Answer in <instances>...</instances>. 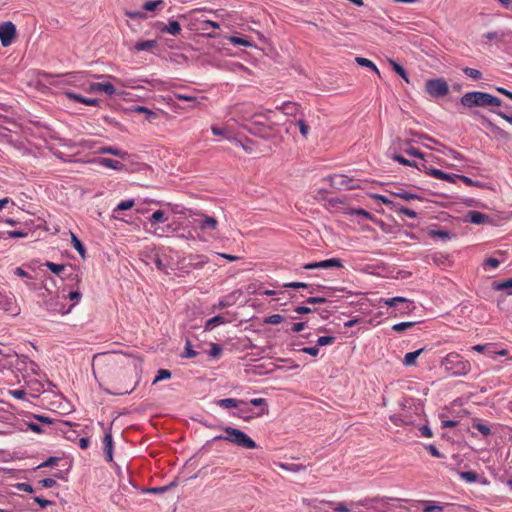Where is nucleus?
Here are the masks:
<instances>
[{
  "label": "nucleus",
  "instance_id": "nucleus-58",
  "mask_svg": "<svg viewBox=\"0 0 512 512\" xmlns=\"http://www.w3.org/2000/svg\"><path fill=\"white\" fill-rule=\"evenodd\" d=\"M125 15L131 19H145L146 14L142 11H126Z\"/></svg>",
  "mask_w": 512,
  "mask_h": 512
},
{
  "label": "nucleus",
  "instance_id": "nucleus-41",
  "mask_svg": "<svg viewBox=\"0 0 512 512\" xmlns=\"http://www.w3.org/2000/svg\"><path fill=\"white\" fill-rule=\"evenodd\" d=\"M149 221H150L151 224H156V223H159V222H165L166 218H165L164 212L162 210L155 211L151 215V217L149 218Z\"/></svg>",
  "mask_w": 512,
  "mask_h": 512
},
{
  "label": "nucleus",
  "instance_id": "nucleus-49",
  "mask_svg": "<svg viewBox=\"0 0 512 512\" xmlns=\"http://www.w3.org/2000/svg\"><path fill=\"white\" fill-rule=\"evenodd\" d=\"M395 211L398 213L404 214L411 219L417 218V213L414 210H411V209L403 207V206H398Z\"/></svg>",
  "mask_w": 512,
  "mask_h": 512
},
{
  "label": "nucleus",
  "instance_id": "nucleus-23",
  "mask_svg": "<svg viewBox=\"0 0 512 512\" xmlns=\"http://www.w3.org/2000/svg\"><path fill=\"white\" fill-rule=\"evenodd\" d=\"M391 159H393L394 161H396L402 165L414 167L420 171L422 170V163L418 164L415 161L408 160L400 154H392Z\"/></svg>",
  "mask_w": 512,
  "mask_h": 512
},
{
  "label": "nucleus",
  "instance_id": "nucleus-38",
  "mask_svg": "<svg viewBox=\"0 0 512 512\" xmlns=\"http://www.w3.org/2000/svg\"><path fill=\"white\" fill-rule=\"evenodd\" d=\"M52 273L56 274V275H60L61 272L64 271L65 269V265L63 264H57V263H53V262H49L47 261L45 264H44Z\"/></svg>",
  "mask_w": 512,
  "mask_h": 512
},
{
  "label": "nucleus",
  "instance_id": "nucleus-6",
  "mask_svg": "<svg viewBox=\"0 0 512 512\" xmlns=\"http://www.w3.org/2000/svg\"><path fill=\"white\" fill-rule=\"evenodd\" d=\"M196 227L211 238L217 236L219 222L216 218L209 216L205 213H199L198 218L195 219Z\"/></svg>",
  "mask_w": 512,
  "mask_h": 512
},
{
  "label": "nucleus",
  "instance_id": "nucleus-40",
  "mask_svg": "<svg viewBox=\"0 0 512 512\" xmlns=\"http://www.w3.org/2000/svg\"><path fill=\"white\" fill-rule=\"evenodd\" d=\"M12 305H13V301L10 298L2 296L0 294V308L1 309H3L4 311L13 312Z\"/></svg>",
  "mask_w": 512,
  "mask_h": 512
},
{
  "label": "nucleus",
  "instance_id": "nucleus-27",
  "mask_svg": "<svg viewBox=\"0 0 512 512\" xmlns=\"http://www.w3.org/2000/svg\"><path fill=\"white\" fill-rule=\"evenodd\" d=\"M321 504L334 505L335 512H350L351 507H348L345 502H334L329 500H320Z\"/></svg>",
  "mask_w": 512,
  "mask_h": 512
},
{
  "label": "nucleus",
  "instance_id": "nucleus-28",
  "mask_svg": "<svg viewBox=\"0 0 512 512\" xmlns=\"http://www.w3.org/2000/svg\"><path fill=\"white\" fill-rule=\"evenodd\" d=\"M280 109L283 111L284 114L292 116L296 115L297 112L299 111V105L294 102H285L280 107Z\"/></svg>",
  "mask_w": 512,
  "mask_h": 512
},
{
  "label": "nucleus",
  "instance_id": "nucleus-32",
  "mask_svg": "<svg viewBox=\"0 0 512 512\" xmlns=\"http://www.w3.org/2000/svg\"><path fill=\"white\" fill-rule=\"evenodd\" d=\"M356 63L362 67H367V68H370L372 69L374 72H376L378 75H380V72L378 70V68L376 67V65L369 59L367 58H364V57H356Z\"/></svg>",
  "mask_w": 512,
  "mask_h": 512
},
{
  "label": "nucleus",
  "instance_id": "nucleus-43",
  "mask_svg": "<svg viewBox=\"0 0 512 512\" xmlns=\"http://www.w3.org/2000/svg\"><path fill=\"white\" fill-rule=\"evenodd\" d=\"M229 41H230V43H232L234 45H241V46H246V47L252 46V44L249 40H247L246 38H242V37L231 36L229 38Z\"/></svg>",
  "mask_w": 512,
  "mask_h": 512
},
{
  "label": "nucleus",
  "instance_id": "nucleus-24",
  "mask_svg": "<svg viewBox=\"0 0 512 512\" xmlns=\"http://www.w3.org/2000/svg\"><path fill=\"white\" fill-rule=\"evenodd\" d=\"M247 130L255 136H260V137L266 136V133H265L266 127L258 121L252 122L251 125L247 128Z\"/></svg>",
  "mask_w": 512,
  "mask_h": 512
},
{
  "label": "nucleus",
  "instance_id": "nucleus-14",
  "mask_svg": "<svg viewBox=\"0 0 512 512\" xmlns=\"http://www.w3.org/2000/svg\"><path fill=\"white\" fill-rule=\"evenodd\" d=\"M482 118L486 121L488 129L492 132V134L497 139L503 140V141H509L510 140V136H509L508 132H506L504 129L500 128L499 126H497L493 122H491L486 117L482 116Z\"/></svg>",
  "mask_w": 512,
  "mask_h": 512
},
{
  "label": "nucleus",
  "instance_id": "nucleus-26",
  "mask_svg": "<svg viewBox=\"0 0 512 512\" xmlns=\"http://www.w3.org/2000/svg\"><path fill=\"white\" fill-rule=\"evenodd\" d=\"M493 289L496 291L505 290L507 295H512V278L502 282H493Z\"/></svg>",
  "mask_w": 512,
  "mask_h": 512
},
{
  "label": "nucleus",
  "instance_id": "nucleus-8",
  "mask_svg": "<svg viewBox=\"0 0 512 512\" xmlns=\"http://www.w3.org/2000/svg\"><path fill=\"white\" fill-rule=\"evenodd\" d=\"M330 185L338 190L341 189H358L361 188L359 180L348 177L347 175L335 174L328 177Z\"/></svg>",
  "mask_w": 512,
  "mask_h": 512
},
{
  "label": "nucleus",
  "instance_id": "nucleus-39",
  "mask_svg": "<svg viewBox=\"0 0 512 512\" xmlns=\"http://www.w3.org/2000/svg\"><path fill=\"white\" fill-rule=\"evenodd\" d=\"M415 324H416V322H401V323H397V324H394L392 326V330L397 332V333H401V332H404L405 330H407L409 328H412Z\"/></svg>",
  "mask_w": 512,
  "mask_h": 512
},
{
  "label": "nucleus",
  "instance_id": "nucleus-33",
  "mask_svg": "<svg viewBox=\"0 0 512 512\" xmlns=\"http://www.w3.org/2000/svg\"><path fill=\"white\" fill-rule=\"evenodd\" d=\"M225 322H226V320L223 316H221V315L214 316L206 322L205 329L206 330L213 329L217 325L223 324Z\"/></svg>",
  "mask_w": 512,
  "mask_h": 512
},
{
  "label": "nucleus",
  "instance_id": "nucleus-22",
  "mask_svg": "<svg viewBox=\"0 0 512 512\" xmlns=\"http://www.w3.org/2000/svg\"><path fill=\"white\" fill-rule=\"evenodd\" d=\"M216 404L222 408L230 409V408H236L240 404H246L243 400H237L235 398H224L220 399L216 402Z\"/></svg>",
  "mask_w": 512,
  "mask_h": 512
},
{
  "label": "nucleus",
  "instance_id": "nucleus-61",
  "mask_svg": "<svg viewBox=\"0 0 512 512\" xmlns=\"http://www.w3.org/2000/svg\"><path fill=\"white\" fill-rule=\"evenodd\" d=\"M426 450L434 457L442 458L443 454L437 449V447L433 444H429L426 447Z\"/></svg>",
  "mask_w": 512,
  "mask_h": 512
},
{
  "label": "nucleus",
  "instance_id": "nucleus-11",
  "mask_svg": "<svg viewBox=\"0 0 512 512\" xmlns=\"http://www.w3.org/2000/svg\"><path fill=\"white\" fill-rule=\"evenodd\" d=\"M86 92L93 93V92H104L108 96H113L116 93V89L113 84L111 83H89V85L84 88Z\"/></svg>",
  "mask_w": 512,
  "mask_h": 512
},
{
  "label": "nucleus",
  "instance_id": "nucleus-54",
  "mask_svg": "<svg viewBox=\"0 0 512 512\" xmlns=\"http://www.w3.org/2000/svg\"><path fill=\"white\" fill-rule=\"evenodd\" d=\"M296 124L299 127L301 135L306 138L309 132V126L303 119L297 120Z\"/></svg>",
  "mask_w": 512,
  "mask_h": 512
},
{
  "label": "nucleus",
  "instance_id": "nucleus-34",
  "mask_svg": "<svg viewBox=\"0 0 512 512\" xmlns=\"http://www.w3.org/2000/svg\"><path fill=\"white\" fill-rule=\"evenodd\" d=\"M421 171H424L426 174H428L434 178H437V179H441V177L443 176L442 170L437 169V168L428 167L425 163H422Z\"/></svg>",
  "mask_w": 512,
  "mask_h": 512
},
{
  "label": "nucleus",
  "instance_id": "nucleus-17",
  "mask_svg": "<svg viewBox=\"0 0 512 512\" xmlns=\"http://www.w3.org/2000/svg\"><path fill=\"white\" fill-rule=\"evenodd\" d=\"M391 194L395 197H399L406 201L422 199V197H420L419 195L412 193L410 191H407L405 189H402V188H397L395 191H391Z\"/></svg>",
  "mask_w": 512,
  "mask_h": 512
},
{
  "label": "nucleus",
  "instance_id": "nucleus-44",
  "mask_svg": "<svg viewBox=\"0 0 512 512\" xmlns=\"http://www.w3.org/2000/svg\"><path fill=\"white\" fill-rule=\"evenodd\" d=\"M463 72L465 75H467L473 79H476V80H478L482 77V73L478 69L465 67V68H463Z\"/></svg>",
  "mask_w": 512,
  "mask_h": 512
},
{
  "label": "nucleus",
  "instance_id": "nucleus-47",
  "mask_svg": "<svg viewBox=\"0 0 512 512\" xmlns=\"http://www.w3.org/2000/svg\"><path fill=\"white\" fill-rule=\"evenodd\" d=\"M284 321V317L280 314H273L265 319V323L271 325H277Z\"/></svg>",
  "mask_w": 512,
  "mask_h": 512
},
{
  "label": "nucleus",
  "instance_id": "nucleus-42",
  "mask_svg": "<svg viewBox=\"0 0 512 512\" xmlns=\"http://www.w3.org/2000/svg\"><path fill=\"white\" fill-rule=\"evenodd\" d=\"M163 0H155V1H145L143 4V9L146 11H154L158 6L163 5Z\"/></svg>",
  "mask_w": 512,
  "mask_h": 512
},
{
  "label": "nucleus",
  "instance_id": "nucleus-29",
  "mask_svg": "<svg viewBox=\"0 0 512 512\" xmlns=\"http://www.w3.org/2000/svg\"><path fill=\"white\" fill-rule=\"evenodd\" d=\"M71 234V242L73 247L77 250V252L80 254V256L84 259L86 254V249L83 245V243L78 239V237L73 233Z\"/></svg>",
  "mask_w": 512,
  "mask_h": 512
},
{
  "label": "nucleus",
  "instance_id": "nucleus-51",
  "mask_svg": "<svg viewBox=\"0 0 512 512\" xmlns=\"http://www.w3.org/2000/svg\"><path fill=\"white\" fill-rule=\"evenodd\" d=\"M350 214L362 217L364 219H372V215L368 211H366V210H364L362 208L352 209Z\"/></svg>",
  "mask_w": 512,
  "mask_h": 512
},
{
  "label": "nucleus",
  "instance_id": "nucleus-59",
  "mask_svg": "<svg viewBox=\"0 0 512 512\" xmlns=\"http://www.w3.org/2000/svg\"><path fill=\"white\" fill-rule=\"evenodd\" d=\"M64 94L68 99L73 100L75 102L82 103L84 101L83 96L73 93L71 91H65Z\"/></svg>",
  "mask_w": 512,
  "mask_h": 512
},
{
  "label": "nucleus",
  "instance_id": "nucleus-15",
  "mask_svg": "<svg viewBox=\"0 0 512 512\" xmlns=\"http://www.w3.org/2000/svg\"><path fill=\"white\" fill-rule=\"evenodd\" d=\"M105 459L108 462L113 460V439L110 433H106L103 439Z\"/></svg>",
  "mask_w": 512,
  "mask_h": 512
},
{
  "label": "nucleus",
  "instance_id": "nucleus-4",
  "mask_svg": "<svg viewBox=\"0 0 512 512\" xmlns=\"http://www.w3.org/2000/svg\"><path fill=\"white\" fill-rule=\"evenodd\" d=\"M441 365L446 371L455 376L466 375L471 370L469 361L464 360L457 353L447 354L446 357L442 360Z\"/></svg>",
  "mask_w": 512,
  "mask_h": 512
},
{
  "label": "nucleus",
  "instance_id": "nucleus-55",
  "mask_svg": "<svg viewBox=\"0 0 512 512\" xmlns=\"http://www.w3.org/2000/svg\"><path fill=\"white\" fill-rule=\"evenodd\" d=\"M374 198L380 200L383 204L387 205V206H390L391 208H393L394 210H396V208L398 207V205L396 203H394L393 201L389 200L386 196L384 195H379V194H376L374 196Z\"/></svg>",
  "mask_w": 512,
  "mask_h": 512
},
{
  "label": "nucleus",
  "instance_id": "nucleus-10",
  "mask_svg": "<svg viewBox=\"0 0 512 512\" xmlns=\"http://www.w3.org/2000/svg\"><path fill=\"white\" fill-rule=\"evenodd\" d=\"M343 264L339 258H331L319 262L307 263L303 266L306 270L312 269H331V268H342Z\"/></svg>",
  "mask_w": 512,
  "mask_h": 512
},
{
  "label": "nucleus",
  "instance_id": "nucleus-31",
  "mask_svg": "<svg viewBox=\"0 0 512 512\" xmlns=\"http://www.w3.org/2000/svg\"><path fill=\"white\" fill-rule=\"evenodd\" d=\"M133 111L145 114L146 119L150 122L157 118V114L154 111L144 106H135Z\"/></svg>",
  "mask_w": 512,
  "mask_h": 512
},
{
  "label": "nucleus",
  "instance_id": "nucleus-7",
  "mask_svg": "<svg viewBox=\"0 0 512 512\" xmlns=\"http://www.w3.org/2000/svg\"><path fill=\"white\" fill-rule=\"evenodd\" d=\"M425 91L432 98H443L448 95L449 86L444 78L429 79L425 83Z\"/></svg>",
  "mask_w": 512,
  "mask_h": 512
},
{
  "label": "nucleus",
  "instance_id": "nucleus-21",
  "mask_svg": "<svg viewBox=\"0 0 512 512\" xmlns=\"http://www.w3.org/2000/svg\"><path fill=\"white\" fill-rule=\"evenodd\" d=\"M98 153H101V154H111V155H114V156L119 157L121 159H126L128 157V153L126 151L120 150V149H118L116 147H113V146L101 147L98 150Z\"/></svg>",
  "mask_w": 512,
  "mask_h": 512
},
{
  "label": "nucleus",
  "instance_id": "nucleus-37",
  "mask_svg": "<svg viewBox=\"0 0 512 512\" xmlns=\"http://www.w3.org/2000/svg\"><path fill=\"white\" fill-rule=\"evenodd\" d=\"M280 467L284 470L290 471V472H300L305 470V466L302 464H295V463H281Z\"/></svg>",
  "mask_w": 512,
  "mask_h": 512
},
{
  "label": "nucleus",
  "instance_id": "nucleus-60",
  "mask_svg": "<svg viewBox=\"0 0 512 512\" xmlns=\"http://www.w3.org/2000/svg\"><path fill=\"white\" fill-rule=\"evenodd\" d=\"M302 503H303V505L310 508V510H312V509L316 510L317 503H320V501H318L317 499L302 498Z\"/></svg>",
  "mask_w": 512,
  "mask_h": 512
},
{
  "label": "nucleus",
  "instance_id": "nucleus-62",
  "mask_svg": "<svg viewBox=\"0 0 512 512\" xmlns=\"http://www.w3.org/2000/svg\"><path fill=\"white\" fill-rule=\"evenodd\" d=\"M211 132L215 136H223V137L229 139V137L227 135V130L225 128H220V127H217V126H212L211 127Z\"/></svg>",
  "mask_w": 512,
  "mask_h": 512
},
{
  "label": "nucleus",
  "instance_id": "nucleus-63",
  "mask_svg": "<svg viewBox=\"0 0 512 512\" xmlns=\"http://www.w3.org/2000/svg\"><path fill=\"white\" fill-rule=\"evenodd\" d=\"M492 348H493V345H491V344H485V345L477 344L472 347V350L479 352V353H482L485 351H487L489 353V351H491Z\"/></svg>",
  "mask_w": 512,
  "mask_h": 512
},
{
  "label": "nucleus",
  "instance_id": "nucleus-1",
  "mask_svg": "<svg viewBox=\"0 0 512 512\" xmlns=\"http://www.w3.org/2000/svg\"><path fill=\"white\" fill-rule=\"evenodd\" d=\"M198 12H207V13H212V14L217 15L219 11L208 9V8H198V9H193L185 15H181L180 17L188 21L187 25L191 31L202 32V34L206 35L209 38H215L216 34L214 32H206V26L210 25L211 28H213V29H219L220 28L219 23L212 21V20L196 17L195 14Z\"/></svg>",
  "mask_w": 512,
  "mask_h": 512
},
{
  "label": "nucleus",
  "instance_id": "nucleus-57",
  "mask_svg": "<svg viewBox=\"0 0 512 512\" xmlns=\"http://www.w3.org/2000/svg\"><path fill=\"white\" fill-rule=\"evenodd\" d=\"M390 500H387L385 503L382 502H374L373 504V510L376 512H387L388 511V502Z\"/></svg>",
  "mask_w": 512,
  "mask_h": 512
},
{
  "label": "nucleus",
  "instance_id": "nucleus-35",
  "mask_svg": "<svg viewBox=\"0 0 512 512\" xmlns=\"http://www.w3.org/2000/svg\"><path fill=\"white\" fill-rule=\"evenodd\" d=\"M390 64L392 65V68L393 70L402 78L404 79L406 82H409L408 80V74L406 73L405 69L400 65L398 64L396 61L390 59L389 60Z\"/></svg>",
  "mask_w": 512,
  "mask_h": 512
},
{
  "label": "nucleus",
  "instance_id": "nucleus-64",
  "mask_svg": "<svg viewBox=\"0 0 512 512\" xmlns=\"http://www.w3.org/2000/svg\"><path fill=\"white\" fill-rule=\"evenodd\" d=\"M26 425H27L28 429L34 433L40 434V433L44 432L41 425H39L35 422H27Z\"/></svg>",
  "mask_w": 512,
  "mask_h": 512
},
{
  "label": "nucleus",
  "instance_id": "nucleus-16",
  "mask_svg": "<svg viewBox=\"0 0 512 512\" xmlns=\"http://www.w3.org/2000/svg\"><path fill=\"white\" fill-rule=\"evenodd\" d=\"M250 404L255 407H261V409L254 414L256 417H261L269 413L268 403L264 398H254L250 400Z\"/></svg>",
  "mask_w": 512,
  "mask_h": 512
},
{
  "label": "nucleus",
  "instance_id": "nucleus-20",
  "mask_svg": "<svg viewBox=\"0 0 512 512\" xmlns=\"http://www.w3.org/2000/svg\"><path fill=\"white\" fill-rule=\"evenodd\" d=\"M99 164L101 166H104V167H107V168H110V169H113V170H118V171H122V170L125 169L124 164H122L120 161L113 160V159H110V158H100L99 159Z\"/></svg>",
  "mask_w": 512,
  "mask_h": 512
},
{
  "label": "nucleus",
  "instance_id": "nucleus-18",
  "mask_svg": "<svg viewBox=\"0 0 512 512\" xmlns=\"http://www.w3.org/2000/svg\"><path fill=\"white\" fill-rule=\"evenodd\" d=\"M162 32L171 34V35H179L181 32V26L179 22L175 20H169L168 24H162V27L160 28Z\"/></svg>",
  "mask_w": 512,
  "mask_h": 512
},
{
  "label": "nucleus",
  "instance_id": "nucleus-56",
  "mask_svg": "<svg viewBox=\"0 0 512 512\" xmlns=\"http://www.w3.org/2000/svg\"><path fill=\"white\" fill-rule=\"evenodd\" d=\"M404 151L409 156L417 157L419 159H424V154L414 147L406 148Z\"/></svg>",
  "mask_w": 512,
  "mask_h": 512
},
{
  "label": "nucleus",
  "instance_id": "nucleus-12",
  "mask_svg": "<svg viewBox=\"0 0 512 512\" xmlns=\"http://www.w3.org/2000/svg\"><path fill=\"white\" fill-rule=\"evenodd\" d=\"M467 219L473 223V224H477V225H482V224H491L492 223V219L489 215H486L482 212H479V211H476V210H472V211H469L467 213Z\"/></svg>",
  "mask_w": 512,
  "mask_h": 512
},
{
  "label": "nucleus",
  "instance_id": "nucleus-30",
  "mask_svg": "<svg viewBox=\"0 0 512 512\" xmlns=\"http://www.w3.org/2000/svg\"><path fill=\"white\" fill-rule=\"evenodd\" d=\"M428 235L431 238L438 237V238H441L442 240H449V239H451V233L449 231L443 230V229H438V230L431 229V230H429Z\"/></svg>",
  "mask_w": 512,
  "mask_h": 512
},
{
  "label": "nucleus",
  "instance_id": "nucleus-36",
  "mask_svg": "<svg viewBox=\"0 0 512 512\" xmlns=\"http://www.w3.org/2000/svg\"><path fill=\"white\" fill-rule=\"evenodd\" d=\"M459 476L468 483H475L478 481V474L474 471L459 472Z\"/></svg>",
  "mask_w": 512,
  "mask_h": 512
},
{
  "label": "nucleus",
  "instance_id": "nucleus-45",
  "mask_svg": "<svg viewBox=\"0 0 512 512\" xmlns=\"http://www.w3.org/2000/svg\"><path fill=\"white\" fill-rule=\"evenodd\" d=\"M135 202L133 199H129V200H124V201H121L117 207L115 208V212L116 211H124V210H128L130 208H132L134 206Z\"/></svg>",
  "mask_w": 512,
  "mask_h": 512
},
{
  "label": "nucleus",
  "instance_id": "nucleus-48",
  "mask_svg": "<svg viewBox=\"0 0 512 512\" xmlns=\"http://www.w3.org/2000/svg\"><path fill=\"white\" fill-rule=\"evenodd\" d=\"M169 378H171V372L166 369H160L157 372V376L155 377L153 384H155L159 381H162L164 379H169Z\"/></svg>",
  "mask_w": 512,
  "mask_h": 512
},
{
  "label": "nucleus",
  "instance_id": "nucleus-53",
  "mask_svg": "<svg viewBox=\"0 0 512 512\" xmlns=\"http://www.w3.org/2000/svg\"><path fill=\"white\" fill-rule=\"evenodd\" d=\"M335 337L333 336H321L317 339V346H326L334 343Z\"/></svg>",
  "mask_w": 512,
  "mask_h": 512
},
{
  "label": "nucleus",
  "instance_id": "nucleus-46",
  "mask_svg": "<svg viewBox=\"0 0 512 512\" xmlns=\"http://www.w3.org/2000/svg\"><path fill=\"white\" fill-rule=\"evenodd\" d=\"M174 98L177 99V100H181V101H189V102H196L197 101V97L196 96L191 95V94L179 93V92H175L174 93Z\"/></svg>",
  "mask_w": 512,
  "mask_h": 512
},
{
  "label": "nucleus",
  "instance_id": "nucleus-9",
  "mask_svg": "<svg viewBox=\"0 0 512 512\" xmlns=\"http://www.w3.org/2000/svg\"><path fill=\"white\" fill-rule=\"evenodd\" d=\"M16 37V27L11 21L0 24V41L3 47L9 46Z\"/></svg>",
  "mask_w": 512,
  "mask_h": 512
},
{
  "label": "nucleus",
  "instance_id": "nucleus-52",
  "mask_svg": "<svg viewBox=\"0 0 512 512\" xmlns=\"http://www.w3.org/2000/svg\"><path fill=\"white\" fill-rule=\"evenodd\" d=\"M197 355V352L192 349L191 342L189 340L186 341L185 352L182 355L183 358H192Z\"/></svg>",
  "mask_w": 512,
  "mask_h": 512
},
{
  "label": "nucleus",
  "instance_id": "nucleus-5",
  "mask_svg": "<svg viewBox=\"0 0 512 512\" xmlns=\"http://www.w3.org/2000/svg\"><path fill=\"white\" fill-rule=\"evenodd\" d=\"M380 303H384L388 307L392 308L389 313L393 317H402L408 315L415 310L414 302L404 297H393L388 299H380Z\"/></svg>",
  "mask_w": 512,
  "mask_h": 512
},
{
  "label": "nucleus",
  "instance_id": "nucleus-50",
  "mask_svg": "<svg viewBox=\"0 0 512 512\" xmlns=\"http://www.w3.org/2000/svg\"><path fill=\"white\" fill-rule=\"evenodd\" d=\"M460 180L468 186H476V187H480V188H483L485 186L484 183L479 182V181H474L473 179H471L467 176H464V175H460Z\"/></svg>",
  "mask_w": 512,
  "mask_h": 512
},
{
  "label": "nucleus",
  "instance_id": "nucleus-13",
  "mask_svg": "<svg viewBox=\"0 0 512 512\" xmlns=\"http://www.w3.org/2000/svg\"><path fill=\"white\" fill-rule=\"evenodd\" d=\"M387 500H397L396 498H392V497H379V496H376V497H367V498H364L362 500H359L357 502H351L350 503V506H354V505H357V506H362V507H366L368 509H372L373 508V504L374 502H382V503H385Z\"/></svg>",
  "mask_w": 512,
  "mask_h": 512
},
{
  "label": "nucleus",
  "instance_id": "nucleus-19",
  "mask_svg": "<svg viewBox=\"0 0 512 512\" xmlns=\"http://www.w3.org/2000/svg\"><path fill=\"white\" fill-rule=\"evenodd\" d=\"M425 348H420L413 352H408L405 354L402 363L404 366H413L416 364L417 358L423 353Z\"/></svg>",
  "mask_w": 512,
  "mask_h": 512
},
{
  "label": "nucleus",
  "instance_id": "nucleus-3",
  "mask_svg": "<svg viewBox=\"0 0 512 512\" xmlns=\"http://www.w3.org/2000/svg\"><path fill=\"white\" fill-rule=\"evenodd\" d=\"M223 430L226 435H217L213 441L224 440L246 449L257 448L256 442L242 430L230 426L223 427Z\"/></svg>",
  "mask_w": 512,
  "mask_h": 512
},
{
  "label": "nucleus",
  "instance_id": "nucleus-2",
  "mask_svg": "<svg viewBox=\"0 0 512 512\" xmlns=\"http://www.w3.org/2000/svg\"><path fill=\"white\" fill-rule=\"evenodd\" d=\"M460 103L466 108L501 106L502 101L486 92L472 91L465 93L460 98Z\"/></svg>",
  "mask_w": 512,
  "mask_h": 512
},
{
  "label": "nucleus",
  "instance_id": "nucleus-25",
  "mask_svg": "<svg viewBox=\"0 0 512 512\" xmlns=\"http://www.w3.org/2000/svg\"><path fill=\"white\" fill-rule=\"evenodd\" d=\"M158 45L156 40H145V41H139L135 44L134 48L136 51H150L154 48H156Z\"/></svg>",
  "mask_w": 512,
  "mask_h": 512
}]
</instances>
